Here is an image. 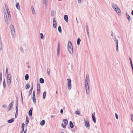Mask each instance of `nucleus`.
Listing matches in <instances>:
<instances>
[{
	"label": "nucleus",
	"mask_w": 133,
	"mask_h": 133,
	"mask_svg": "<svg viewBox=\"0 0 133 133\" xmlns=\"http://www.w3.org/2000/svg\"><path fill=\"white\" fill-rule=\"evenodd\" d=\"M21 99H22V104H23V97L22 96V92L21 91Z\"/></svg>",
	"instance_id": "obj_43"
},
{
	"label": "nucleus",
	"mask_w": 133,
	"mask_h": 133,
	"mask_svg": "<svg viewBox=\"0 0 133 133\" xmlns=\"http://www.w3.org/2000/svg\"><path fill=\"white\" fill-rule=\"evenodd\" d=\"M7 76V79H11V75L10 74H8L6 75Z\"/></svg>",
	"instance_id": "obj_21"
},
{
	"label": "nucleus",
	"mask_w": 133,
	"mask_h": 133,
	"mask_svg": "<svg viewBox=\"0 0 133 133\" xmlns=\"http://www.w3.org/2000/svg\"><path fill=\"white\" fill-rule=\"evenodd\" d=\"M63 122L64 124L65 125H67L68 123V121L67 119H63Z\"/></svg>",
	"instance_id": "obj_15"
},
{
	"label": "nucleus",
	"mask_w": 133,
	"mask_h": 133,
	"mask_svg": "<svg viewBox=\"0 0 133 133\" xmlns=\"http://www.w3.org/2000/svg\"><path fill=\"white\" fill-rule=\"evenodd\" d=\"M11 79L7 80L8 84V85H10L11 83Z\"/></svg>",
	"instance_id": "obj_27"
},
{
	"label": "nucleus",
	"mask_w": 133,
	"mask_h": 133,
	"mask_svg": "<svg viewBox=\"0 0 133 133\" xmlns=\"http://www.w3.org/2000/svg\"><path fill=\"white\" fill-rule=\"evenodd\" d=\"M16 5L17 8L19 10H20V8L19 7V3H17L16 4Z\"/></svg>",
	"instance_id": "obj_16"
},
{
	"label": "nucleus",
	"mask_w": 133,
	"mask_h": 133,
	"mask_svg": "<svg viewBox=\"0 0 133 133\" xmlns=\"http://www.w3.org/2000/svg\"><path fill=\"white\" fill-rule=\"evenodd\" d=\"M50 69H49L48 68V69H47V72L48 75H49L50 74Z\"/></svg>",
	"instance_id": "obj_37"
},
{
	"label": "nucleus",
	"mask_w": 133,
	"mask_h": 133,
	"mask_svg": "<svg viewBox=\"0 0 133 133\" xmlns=\"http://www.w3.org/2000/svg\"><path fill=\"white\" fill-rule=\"evenodd\" d=\"M112 6L117 14H119V15L121 14V11L117 5L115 4H112Z\"/></svg>",
	"instance_id": "obj_2"
},
{
	"label": "nucleus",
	"mask_w": 133,
	"mask_h": 133,
	"mask_svg": "<svg viewBox=\"0 0 133 133\" xmlns=\"http://www.w3.org/2000/svg\"><path fill=\"white\" fill-rule=\"evenodd\" d=\"M45 123V121L44 120H42L40 122V125H44Z\"/></svg>",
	"instance_id": "obj_22"
},
{
	"label": "nucleus",
	"mask_w": 133,
	"mask_h": 133,
	"mask_svg": "<svg viewBox=\"0 0 133 133\" xmlns=\"http://www.w3.org/2000/svg\"><path fill=\"white\" fill-rule=\"evenodd\" d=\"M53 26L54 28H56L57 24L56 23H53Z\"/></svg>",
	"instance_id": "obj_36"
},
{
	"label": "nucleus",
	"mask_w": 133,
	"mask_h": 133,
	"mask_svg": "<svg viewBox=\"0 0 133 133\" xmlns=\"http://www.w3.org/2000/svg\"><path fill=\"white\" fill-rule=\"evenodd\" d=\"M18 99L17 98V101L16 102V113H18Z\"/></svg>",
	"instance_id": "obj_10"
},
{
	"label": "nucleus",
	"mask_w": 133,
	"mask_h": 133,
	"mask_svg": "<svg viewBox=\"0 0 133 133\" xmlns=\"http://www.w3.org/2000/svg\"><path fill=\"white\" fill-rule=\"evenodd\" d=\"M14 121V118H12L10 120L8 121L7 122L9 123H11L13 122Z\"/></svg>",
	"instance_id": "obj_14"
},
{
	"label": "nucleus",
	"mask_w": 133,
	"mask_h": 133,
	"mask_svg": "<svg viewBox=\"0 0 133 133\" xmlns=\"http://www.w3.org/2000/svg\"><path fill=\"white\" fill-rule=\"evenodd\" d=\"M111 35L112 36H113V32L112 31H111Z\"/></svg>",
	"instance_id": "obj_61"
},
{
	"label": "nucleus",
	"mask_w": 133,
	"mask_h": 133,
	"mask_svg": "<svg viewBox=\"0 0 133 133\" xmlns=\"http://www.w3.org/2000/svg\"><path fill=\"white\" fill-rule=\"evenodd\" d=\"M69 125L71 128H72L74 127V125L72 122L71 121H70Z\"/></svg>",
	"instance_id": "obj_18"
},
{
	"label": "nucleus",
	"mask_w": 133,
	"mask_h": 133,
	"mask_svg": "<svg viewBox=\"0 0 133 133\" xmlns=\"http://www.w3.org/2000/svg\"><path fill=\"white\" fill-rule=\"evenodd\" d=\"M58 31L59 33L62 32V29L60 26H59L58 28Z\"/></svg>",
	"instance_id": "obj_24"
},
{
	"label": "nucleus",
	"mask_w": 133,
	"mask_h": 133,
	"mask_svg": "<svg viewBox=\"0 0 133 133\" xmlns=\"http://www.w3.org/2000/svg\"><path fill=\"white\" fill-rule=\"evenodd\" d=\"M10 29L12 36L14 38L15 36V32L14 26L12 24L11 26Z\"/></svg>",
	"instance_id": "obj_3"
},
{
	"label": "nucleus",
	"mask_w": 133,
	"mask_h": 133,
	"mask_svg": "<svg viewBox=\"0 0 133 133\" xmlns=\"http://www.w3.org/2000/svg\"><path fill=\"white\" fill-rule=\"evenodd\" d=\"M37 89V94L38 95H39V94H40V90L39 89Z\"/></svg>",
	"instance_id": "obj_45"
},
{
	"label": "nucleus",
	"mask_w": 133,
	"mask_h": 133,
	"mask_svg": "<svg viewBox=\"0 0 133 133\" xmlns=\"http://www.w3.org/2000/svg\"><path fill=\"white\" fill-rule=\"evenodd\" d=\"M87 88H88L87 87ZM89 86L88 88H86V87H85L86 92L87 94L88 95L89 94Z\"/></svg>",
	"instance_id": "obj_13"
},
{
	"label": "nucleus",
	"mask_w": 133,
	"mask_h": 133,
	"mask_svg": "<svg viewBox=\"0 0 133 133\" xmlns=\"http://www.w3.org/2000/svg\"><path fill=\"white\" fill-rule=\"evenodd\" d=\"M2 49V45L1 41H0V50H1Z\"/></svg>",
	"instance_id": "obj_29"
},
{
	"label": "nucleus",
	"mask_w": 133,
	"mask_h": 133,
	"mask_svg": "<svg viewBox=\"0 0 133 133\" xmlns=\"http://www.w3.org/2000/svg\"><path fill=\"white\" fill-rule=\"evenodd\" d=\"M46 91H44L43 92V99L45 98V97L46 96Z\"/></svg>",
	"instance_id": "obj_28"
},
{
	"label": "nucleus",
	"mask_w": 133,
	"mask_h": 133,
	"mask_svg": "<svg viewBox=\"0 0 133 133\" xmlns=\"http://www.w3.org/2000/svg\"><path fill=\"white\" fill-rule=\"evenodd\" d=\"M3 85L4 88L5 89V87H6V84L5 80L4 79L3 82Z\"/></svg>",
	"instance_id": "obj_30"
},
{
	"label": "nucleus",
	"mask_w": 133,
	"mask_h": 133,
	"mask_svg": "<svg viewBox=\"0 0 133 133\" xmlns=\"http://www.w3.org/2000/svg\"><path fill=\"white\" fill-rule=\"evenodd\" d=\"M9 19L10 20V19L11 18V15L10 14H9L8 15Z\"/></svg>",
	"instance_id": "obj_47"
},
{
	"label": "nucleus",
	"mask_w": 133,
	"mask_h": 133,
	"mask_svg": "<svg viewBox=\"0 0 133 133\" xmlns=\"http://www.w3.org/2000/svg\"><path fill=\"white\" fill-rule=\"evenodd\" d=\"M55 17H54V18H53V23H56V21H55Z\"/></svg>",
	"instance_id": "obj_56"
},
{
	"label": "nucleus",
	"mask_w": 133,
	"mask_h": 133,
	"mask_svg": "<svg viewBox=\"0 0 133 133\" xmlns=\"http://www.w3.org/2000/svg\"><path fill=\"white\" fill-rule=\"evenodd\" d=\"M92 117L93 122L94 123H95L96 122V118L93 115V114H92Z\"/></svg>",
	"instance_id": "obj_12"
},
{
	"label": "nucleus",
	"mask_w": 133,
	"mask_h": 133,
	"mask_svg": "<svg viewBox=\"0 0 133 133\" xmlns=\"http://www.w3.org/2000/svg\"><path fill=\"white\" fill-rule=\"evenodd\" d=\"M32 89H33V85H32V87H31V89L30 90V91H32Z\"/></svg>",
	"instance_id": "obj_62"
},
{
	"label": "nucleus",
	"mask_w": 133,
	"mask_h": 133,
	"mask_svg": "<svg viewBox=\"0 0 133 133\" xmlns=\"http://www.w3.org/2000/svg\"><path fill=\"white\" fill-rule=\"evenodd\" d=\"M60 112L61 114H63V109H61L60 110Z\"/></svg>",
	"instance_id": "obj_52"
},
{
	"label": "nucleus",
	"mask_w": 133,
	"mask_h": 133,
	"mask_svg": "<svg viewBox=\"0 0 133 133\" xmlns=\"http://www.w3.org/2000/svg\"><path fill=\"white\" fill-rule=\"evenodd\" d=\"M68 49L69 53L71 54L73 53V47L72 43L70 41H69L68 45Z\"/></svg>",
	"instance_id": "obj_1"
},
{
	"label": "nucleus",
	"mask_w": 133,
	"mask_h": 133,
	"mask_svg": "<svg viewBox=\"0 0 133 133\" xmlns=\"http://www.w3.org/2000/svg\"><path fill=\"white\" fill-rule=\"evenodd\" d=\"M13 103V102H12L9 104L8 107V111H10L12 108Z\"/></svg>",
	"instance_id": "obj_7"
},
{
	"label": "nucleus",
	"mask_w": 133,
	"mask_h": 133,
	"mask_svg": "<svg viewBox=\"0 0 133 133\" xmlns=\"http://www.w3.org/2000/svg\"><path fill=\"white\" fill-rule=\"evenodd\" d=\"M78 0V3H81V0Z\"/></svg>",
	"instance_id": "obj_64"
},
{
	"label": "nucleus",
	"mask_w": 133,
	"mask_h": 133,
	"mask_svg": "<svg viewBox=\"0 0 133 133\" xmlns=\"http://www.w3.org/2000/svg\"><path fill=\"white\" fill-rule=\"evenodd\" d=\"M81 41V40L79 38H78L77 40V43L78 45H79L80 44V42Z\"/></svg>",
	"instance_id": "obj_20"
},
{
	"label": "nucleus",
	"mask_w": 133,
	"mask_h": 133,
	"mask_svg": "<svg viewBox=\"0 0 133 133\" xmlns=\"http://www.w3.org/2000/svg\"><path fill=\"white\" fill-rule=\"evenodd\" d=\"M29 78V75L28 74H26L25 75V80H28Z\"/></svg>",
	"instance_id": "obj_26"
},
{
	"label": "nucleus",
	"mask_w": 133,
	"mask_h": 133,
	"mask_svg": "<svg viewBox=\"0 0 133 133\" xmlns=\"http://www.w3.org/2000/svg\"><path fill=\"white\" fill-rule=\"evenodd\" d=\"M24 125H25V124L24 123H23L22 124V129H24Z\"/></svg>",
	"instance_id": "obj_41"
},
{
	"label": "nucleus",
	"mask_w": 133,
	"mask_h": 133,
	"mask_svg": "<svg viewBox=\"0 0 133 133\" xmlns=\"http://www.w3.org/2000/svg\"><path fill=\"white\" fill-rule=\"evenodd\" d=\"M24 131V129H22V130L21 131V133H23Z\"/></svg>",
	"instance_id": "obj_63"
},
{
	"label": "nucleus",
	"mask_w": 133,
	"mask_h": 133,
	"mask_svg": "<svg viewBox=\"0 0 133 133\" xmlns=\"http://www.w3.org/2000/svg\"><path fill=\"white\" fill-rule=\"evenodd\" d=\"M32 109V108H31L29 111V114L30 116H31L32 114V110L31 109Z\"/></svg>",
	"instance_id": "obj_19"
},
{
	"label": "nucleus",
	"mask_w": 133,
	"mask_h": 133,
	"mask_svg": "<svg viewBox=\"0 0 133 133\" xmlns=\"http://www.w3.org/2000/svg\"><path fill=\"white\" fill-rule=\"evenodd\" d=\"M39 82L43 84L44 82V81L43 78H41L39 79Z\"/></svg>",
	"instance_id": "obj_17"
},
{
	"label": "nucleus",
	"mask_w": 133,
	"mask_h": 133,
	"mask_svg": "<svg viewBox=\"0 0 133 133\" xmlns=\"http://www.w3.org/2000/svg\"><path fill=\"white\" fill-rule=\"evenodd\" d=\"M87 31V32L89 31V29L88 25H87L86 26Z\"/></svg>",
	"instance_id": "obj_51"
},
{
	"label": "nucleus",
	"mask_w": 133,
	"mask_h": 133,
	"mask_svg": "<svg viewBox=\"0 0 133 133\" xmlns=\"http://www.w3.org/2000/svg\"><path fill=\"white\" fill-rule=\"evenodd\" d=\"M115 116H116V118L117 119H118V115H117V114L116 113L115 114Z\"/></svg>",
	"instance_id": "obj_55"
},
{
	"label": "nucleus",
	"mask_w": 133,
	"mask_h": 133,
	"mask_svg": "<svg viewBox=\"0 0 133 133\" xmlns=\"http://www.w3.org/2000/svg\"><path fill=\"white\" fill-rule=\"evenodd\" d=\"M89 79H87V78H85V86L86 88H87L89 86Z\"/></svg>",
	"instance_id": "obj_5"
},
{
	"label": "nucleus",
	"mask_w": 133,
	"mask_h": 133,
	"mask_svg": "<svg viewBox=\"0 0 133 133\" xmlns=\"http://www.w3.org/2000/svg\"><path fill=\"white\" fill-rule=\"evenodd\" d=\"M4 14V19L5 20V21L7 25H9V23L8 22V19L7 16L5 13Z\"/></svg>",
	"instance_id": "obj_6"
},
{
	"label": "nucleus",
	"mask_w": 133,
	"mask_h": 133,
	"mask_svg": "<svg viewBox=\"0 0 133 133\" xmlns=\"http://www.w3.org/2000/svg\"><path fill=\"white\" fill-rule=\"evenodd\" d=\"M29 123V119L28 118L27 116H26V119L25 124L26 125H27L28 123Z\"/></svg>",
	"instance_id": "obj_25"
},
{
	"label": "nucleus",
	"mask_w": 133,
	"mask_h": 133,
	"mask_svg": "<svg viewBox=\"0 0 133 133\" xmlns=\"http://www.w3.org/2000/svg\"><path fill=\"white\" fill-rule=\"evenodd\" d=\"M64 18L66 22H68V17L67 15H65L64 16Z\"/></svg>",
	"instance_id": "obj_11"
},
{
	"label": "nucleus",
	"mask_w": 133,
	"mask_h": 133,
	"mask_svg": "<svg viewBox=\"0 0 133 133\" xmlns=\"http://www.w3.org/2000/svg\"><path fill=\"white\" fill-rule=\"evenodd\" d=\"M31 9H32V14L33 15H34L35 14V11L34 10V9L33 7V6H32L31 7Z\"/></svg>",
	"instance_id": "obj_23"
},
{
	"label": "nucleus",
	"mask_w": 133,
	"mask_h": 133,
	"mask_svg": "<svg viewBox=\"0 0 133 133\" xmlns=\"http://www.w3.org/2000/svg\"><path fill=\"white\" fill-rule=\"evenodd\" d=\"M127 18L130 21L131 19V18L130 16L129 15H128V16H127Z\"/></svg>",
	"instance_id": "obj_46"
},
{
	"label": "nucleus",
	"mask_w": 133,
	"mask_h": 133,
	"mask_svg": "<svg viewBox=\"0 0 133 133\" xmlns=\"http://www.w3.org/2000/svg\"><path fill=\"white\" fill-rule=\"evenodd\" d=\"M6 107V105L5 104L3 105H2V107L4 108H5Z\"/></svg>",
	"instance_id": "obj_59"
},
{
	"label": "nucleus",
	"mask_w": 133,
	"mask_h": 133,
	"mask_svg": "<svg viewBox=\"0 0 133 133\" xmlns=\"http://www.w3.org/2000/svg\"><path fill=\"white\" fill-rule=\"evenodd\" d=\"M60 47H59V44H58L57 47V51H59Z\"/></svg>",
	"instance_id": "obj_48"
},
{
	"label": "nucleus",
	"mask_w": 133,
	"mask_h": 133,
	"mask_svg": "<svg viewBox=\"0 0 133 133\" xmlns=\"http://www.w3.org/2000/svg\"><path fill=\"white\" fill-rule=\"evenodd\" d=\"M116 51L118 52V44H116Z\"/></svg>",
	"instance_id": "obj_31"
},
{
	"label": "nucleus",
	"mask_w": 133,
	"mask_h": 133,
	"mask_svg": "<svg viewBox=\"0 0 133 133\" xmlns=\"http://www.w3.org/2000/svg\"><path fill=\"white\" fill-rule=\"evenodd\" d=\"M130 63L131 65V67L133 66V65L132 62V61H130Z\"/></svg>",
	"instance_id": "obj_57"
},
{
	"label": "nucleus",
	"mask_w": 133,
	"mask_h": 133,
	"mask_svg": "<svg viewBox=\"0 0 133 133\" xmlns=\"http://www.w3.org/2000/svg\"><path fill=\"white\" fill-rule=\"evenodd\" d=\"M6 9L7 10V13H9V10L8 8L7 7H6Z\"/></svg>",
	"instance_id": "obj_58"
},
{
	"label": "nucleus",
	"mask_w": 133,
	"mask_h": 133,
	"mask_svg": "<svg viewBox=\"0 0 133 133\" xmlns=\"http://www.w3.org/2000/svg\"><path fill=\"white\" fill-rule=\"evenodd\" d=\"M18 115V113H16L15 116V117L16 118Z\"/></svg>",
	"instance_id": "obj_60"
},
{
	"label": "nucleus",
	"mask_w": 133,
	"mask_h": 133,
	"mask_svg": "<svg viewBox=\"0 0 133 133\" xmlns=\"http://www.w3.org/2000/svg\"><path fill=\"white\" fill-rule=\"evenodd\" d=\"M59 51H57V55L58 57H59Z\"/></svg>",
	"instance_id": "obj_54"
},
{
	"label": "nucleus",
	"mask_w": 133,
	"mask_h": 133,
	"mask_svg": "<svg viewBox=\"0 0 133 133\" xmlns=\"http://www.w3.org/2000/svg\"><path fill=\"white\" fill-rule=\"evenodd\" d=\"M40 89V85L38 83L37 84V89Z\"/></svg>",
	"instance_id": "obj_42"
},
{
	"label": "nucleus",
	"mask_w": 133,
	"mask_h": 133,
	"mask_svg": "<svg viewBox=\"0 0 133 133\" xmlns=\"http://www.w3.org/2000/svg\"><path fill=\"white\" fill-rule=\"evenodd\" d=\"M30 85L28 83H27L26 87H25L26 89H27L28 88H30Z\"/></svg>",
	"instance_id": "obj_33"
},
{
	"label": "nucleus",
	"mask_w": 133,
	"mask_h": 133,
	"mask_svg": "<svg viewBox=\"0 0 133 133\" xmlns=\"http://www.w3.org/2000/svg\"><path fill=\"white\" fill-rule=\"evenodd\" d=\"M114 37L115 38V41H116V44H118V41L116 37V36H115Z\"/></svg>",
	"instance_id": "obj_32"
},
{
	"label": "nucleus",
	"mask_w": 133,
	"mask_h": 133,
	"mask_svg": "<svg viewBox=\"0 0 133 133\" xmlns=\"http://www.w3.org/2000/svg\"><path fill=\"white\" fill-rule=\"evenodd\" d=\"M48 0H43V3L44 4L45 3H46L47 2Z\"/></svg>",
	"instance_id": "obj_38"
},
{
	"label": "nucleus",
	"mask_w": 133,
	"mask_h": 133,
	"mask_svg": "<svg viewBox=\"0 0 133 133\" xmlns=\"http://www.w3.org/2000/svg\"><path fill=\"white\" fill-rule=\"evenodd\" d=\"M32 92V91H30V90H29V94L28 95L29 96H30V95L31 94Z\"/></svg>",
	"instance_id": "obj_50"
},
{
	"label": "nucleus",
	"mask_w": 133,
	"mask_h": 133,
	"mask_svg": "<svg viewBox=\"0 0 133 133\" xmlns=\"http://www.w3.org/2000/svg\"><path fill=\"white\" fill-rule=\"evenodd\" d=\"M32 99L34 103V104L35 103H36V101L35 96V91H34L33 92Z\"/></svg>",
	"instance_id": "obj_9"
},
{
	"label": "nucleus",
	"mask_w": 133,
	"mask_h": 133,
	"mask_svg": "<svg viewBox=\"0 0 133 133\" xmlns=\"http://www.w3.org/2000/svg\"><path fill=\"white\" fill-rule=\"evenodd\" d=\"M131 120L133 122V115L132 114H131Z\"/></svg>",
	"instance_id": "obj_49"
},
{
	"label": "nucleus",
	"mask_w": 133,
	"mask_h": 133,
	"mask_svg": "<svg viewBox=\"0 0 133 133\" xmlns=\"http://www.w3.org/2000/svg\"><path fill=\"white\" fill-rule=\"evenodd\" d=\"M75 113L77 115H79L80 114V112L79 111H77L75 112Z\"/></svg>",
	"instance_id": "obj_35"
},
{
	"label": "nucleus",
	"mask_w": 133,
	"mask_h": 133,
	"mask_svg": "<svg viewBox=\"0 0 133 133\" xmlns=\"http://www.w3.org/2000/svg\"><path fill=\"white\" fill-rule=\"evenodd\" d=\"M61 126L63 127V128L64 129H65L66 127V125H65L64 124H64L62 123V124L61 125Z\"/></svg>",
	"instance_id": "obj_34"
},
{
	"label": "nucleus",
	"mask_w": 133,
	"mask_h": 133,
	"mask_svg": "<svg viewBox=\"0 0 133 133\" xmlns=\"http://www.w3.org/2000/svg\"><path fill=\"white\" fill-rule=\"evenodd\" d=\"M67 80L68 81V88L69 90L71 88V80L70 79H68Z\"/></svg>",
	"instance_id": "obj_4"
},
{
	"label": "nucleus",
	"mask_w": 133,
	"mask_h": 133,
	"mask_svg": "<svg viewBox=\"0 0 133 133\" xmlns=\"http://www.w3.org/2000/svg\"><path fill=\"white\" fill-rule=\"evenodd\" d=\"M8 68H6V70H5V75H7L8 74Z\"/></svg>",
	"instance_id": "obj_40"
},
{
	"label": "nucleus",
	"mask_w": 133,
	"mask_h": 133,
	"mask_svg": "<svg viewBox=\"0 0 133 133\" xmlns=\"http://www.w3.org/2000/svg\"><path fill=\"white\" fill-rule=\"evenodd\" d=\"M89 74H87L86 75V78H87V79H89Z\"/></svg>",
	"instance_id": "obj_53"
},
{
	"label": "nucleus",
	"mask_w": 133,
	"mask_h": 133,
	"mask_svg": "<svg viewBox=\"0 0 133 133\" xmlns=\"http://www.w3.org/2000/svg\"><path fill=\"white\" fill-rule=\"evenodd\" d=\"M41 38L42 39L43 38V34L42 33H41L40 34Z\"/></svg>",
	"instance_id": "obj_39"
},
{
	"label": "nucleus",
	"mask_w": 133,
	"mask_h": 133,
	"mask_svg": "<svg viewBox=\"0 0 133 133\" xmlns=\"http://www.w3.org/2000/svg\"><path fill=\"white\" fill-rule=\"evenodd\" d=\"M54 15V10L51 11V15L52 16H53Z\"/></svg>",
	"instance_id": "obj_44"
},
{
	"label": "nucleus",
	"mask_w": 133,
	"mask_h": 133,
	"mask_svg": "<svg viewBox=\"0 0 133 133\" xmlns=\"http://www.w3.org/2000/svg\"><path fill=\"white\" fill-rule=\"evenodd\" d=\"M84 121L85 126L87 128L89 129V128H88V127H90V124L89 121L85 120H84Z\"/></svg>",
	"instance_id": "obj_8"
}]
</instances>
